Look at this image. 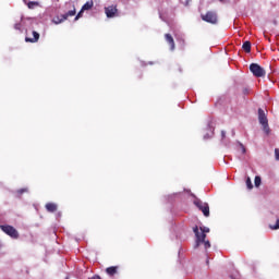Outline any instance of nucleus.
Here are the masks:
<instances>
[{
    "label": "nucleus",
    "instance_id": "obj_1",
    "mask_svg": "<svg viewBox=\"0 0 279 279\" xmlns=\"http://www.w3.org/2000/svg\"><path fill=\"white\" fill-rule=\"evenodd\" d=\"M193 232L196 236L195 247H198L199 245H202V243H204V239H206V234L210 232V229L208 227H201L199 232V228L196 226L193 228Z\"/></svg>",
    "mask_w": 279,
    "mask_h": 279
},
{
    "label": "nucleus",
    "instance_id": "obj_2",
    "mask_svg": "<svg viewBox=\"0 0 279 279\" xmlns=\"http://www.w3.org/2000/svg\"><path fill=\"white\" fill-rule=\"evenodd\" d=\"M201 19L205 23H210L211 25H217V23H219V17L215 11H207L206 14H201Z\"/></svg>",
    "mask_w": 279,
    "mask_h": 279
},
{
    "label": "nucleus",
    "instance_id": "obj_3",
    "mask_svg": "<svg viewBox=\"0 0 279 279\" xmlns=\"http://www.w3.org/2000/svg\"><path fill=\"white\" fill-rule=\"evenodd\" d=\"M0 229L2 230V232H4V234L11 236V239H19V231L14 227L10 225H1Z\"/></svg>",
    "mask_w": 279,
    "mask_h": 279
},
{
    "label": "nucleus",
    "instance_id": "obj_4",
    "mask_svg": "<svg viewBox=\"0 0 279 279\" xmlns=\"http://www.w3.org/2000/svg\"><path fill=\"white\" fill-rule=\"evenodd\" d=\"M250 71L255 77H265L266 72L258 63H252L250 65Z\"/></svg>",
    "mask_w": 279,
    "mask_h": 279
},
{
    "label": "nucleus",
    "instance_id": "obj_5",
    "mask_svg": "<svg viewBox=\"0 0 279 279\" xmlns=\"http://www.w3.org/2000/svg\"><path fill=\"white\" fill-rule=\"evenodd\" d=\"M194 204H195V206H196L198 209H201V210L203 211V215H204L205 217H210V207L208 206L207 203H204V202L199 201V198H196V199L194 201Z\"/></svg>",
    "mask_w": 279,
    "mask_h": 279
},
{
    "label": "nucleus",
    "instance_id": "obj_6",
    "mask_svg": "<svg viewBox=\"0 0 279 279\" xmlns=\"http://www.w3.org/2000/svg\"><path fill=\"white\" fill-rule=\"evenodd\" d=\"M77 13V11H75V9L69 11L65 14L61 15L60 17H57V20H54L53 22L56 23V25H60V23H64V21H66L69 19V16H75V14Z\"/></svg>",
    "mask_w": 279,
    "mask_h": 279
},
{
    "label": "nucleus",
    "instance_id": "obj_7",
    "mask_svg": "<svg viewBox=\"0 0 279 279\" xmlns=\"http://www.w3.org/2000/svg\"><path fill=\"white\" fill-rule=\"evenodd\" d=\"M258 121L260 125L269 123V120L267 119V113H265V110L262 108L258 109Z\"/></svg>",
    "mask_w": 279,
    "mask_h": 279
},
{
    "label": "nucleus",
    "instance_id": "obj_8",
    "mask_svg": "<svg viewBox=\"0 0 279 279\" xmlns=\"http://www.w3.org/2000/svg\"><path fill=\"white\" fill-rule=\"evenodd\" d=\"M117 12H118V10H117V7H114V5L105 8V14L107 15L108 19L114 17Z\"/></svg>",
    "mask_w": 279,
    "mask_h": 279
},
{
    "label": "nucleus",
    "instance_id": "obj_9",
    "mask_svg": "<svg viewBox=\"0 0 279 279\" xmlns=\"http://www.w3.org/2000/svg\"><path fill=\"white\" fill-rule=\"evenodd\" d=\"M32 36L33 37L26 36L25 43H38V40H40V34H38L36 31L32 32Z\"/></svg>",
    "mask_w": 279,
    "mask_h": 279
},
{
    "label": "nucleus",
    "instance_id": "obj_10",
    "mask_svg": "<svg viewBox=\"0 0 279 279\" xmlns=\"http://www.w3.org/2000/svg\"><path fill=\"white\" fill-rule=\"evenodd\" d=\"M165 38H166V43H168V45H170V50L174 51L175 50V40H173V36H171V34H166Z\"/></svg>",
    "mask_w": 279,
    "mask_h": 279
},
{
    "label": "nucleus",
    "instance_id": "obj_11",
    "mask_svg": "<svg viewBox=\"0 0 279 279\" xmlns=\"http://www.w3.org/2000/svg\"><path fill=\"white\" fill-rule=\"evenodd\" d=\"M23 3L27 5L28 10H35V8H40V2L38 1L23 0Z\"/></svg>",
    "mask_w": 279,
    "mask_h": 279
},
{
    "label": "nucleus",
    "instance_id": "obj_12",
    "mask_svg": "<svg viewBox=\"0 0 279 279\" xmlns=\"http://www.w3.org/2000/svg\"><path fill=\"white\" fill-rule=\"evenodd\" d=\"M118 271H119V266H111V267L106 268V274L108 276H116V274H118Z\"/></svg>",
    "mask_w": 279,
    "mask_h": 279
},
{
    "label": "nucleus",
    "instance_id": "obj_13",
    "mask_svg": "<svg viewBox=\"0 0 279 279\" xmlns=\"http://www.w3.org/2000/svg\"><path fill=\"white\" fill-rule=\"evenodd\" d=\"M46 210L48 213H56V210H58V205L54 203H48L46 204Z\"/></svg>",
    "mask_w": 279,
    "mask_h": 279
},
{
    "label": "nucleus",
    "instance_id": "obj_14",
    "mask_svg": "<svg viewBox=\"0 0 279 279\" xmlns=\"http://www.w3.org/2000/svg\"><path fill=\"white\" fill-rule=\"evenodd\" d=\"M24 193H29V189L24 187V189H20L15 192V197H17L19 199H21V197H23Z\"/></svg>",
    "mask_w": 279,
    "mask_h": 279
},
{
    "label": "nucleus",
    "instance_id": "obj_15",
    "mask_svg": "<svg viewBox=\"0 0 279 279\" xmlns=\"http://www.w3.org/2000/svg\"><path fill=\"white\" fill-rule=\"evenodd\" d=\"M242 49H243L246 53H250V52L252 51V43L245 41V43L242 45Z\"/></svg>",
    "mask_w": 279,
    "mask_h": 279
},
{
    "label": "nucleus",
    "instance_id": "obj_16",
    "mask_svg": "<svg viewBox=\"0 0 279 279\" xmlns=\"http://www.w3.org/2000/svg\"><path fill=\"white\" fill-rule=\"evenodd\" d=\"M94 5L93 0L87 1L83 7H82V12H86V10H92Z\"/></svg>",
    "mask_w": 279,
    "mask_h": 279
},
{
    "label": "nucleus",
    "instance_id": "obj_17",
    "mask_svg": "<svg viewBox=\"0 0 279 279\" xmlns=\"http://www.w3.org/2000/svg\"><path fill=\"white\" fill-rule=\"evenodd\" d=\"M262 126H263L265 134H267V136H269V134H271V129H269V122L266 124H262Z\"/></svg>",
    "mask_w": 279,
    "mask_h": 279
},
{
    "label": "nucleus",
    "instance_id": "obj_18",
    "mask_svg": "<svg viewBox=\"0 0 279 279\" xmlns=\"http://www.w3.org/2000/svg\"><path fill=\"white\" fill-rule=\"evenodd\" d=\"M246 186L250 191L254 189V185L252 184V179H250V177L246 179Z\"/></svg>",
    "mask_w": 279,
    "mask_h": 279
},
{
    "label": "nucleus",
    "instance_id": "obj_19",
    "mask_svg": "<svg viewBox=\"0 0 279 279\" xmlns=\"http://www.w3.org/2000/svg\"><path fill=\"white\" fill-rule=\"evenodd\" d=\"M201 243L204 244L205 250L210 248V241H206V239H204V242H201Z\"/></svg>",
    "mask_w": 279,
    "mask_h": 279
},
{
    "label": "nucleus",
    "instance_id": "obj_20",
    "mask_svg": "<svg viewBox=\"0 0 279 279\" xmlns=\"http://www.w3.org/2000/svg\"><path fill=\"white\" fill-rule=\"evenodd\" d=\"M83 14H84V11H82V9H81V11H80V12L77 13V15L74 17V21H80V19H82Z\"/></svg>",
    "mask_w": 279,
    "mask_h": 279
},
{
    "label": "nucleus",
    "instance_id": "obj_21",
    "mask_svg": "<svg viewBox=\"0 0 279 279\" xmlns=\"http://www.w3.org/2000/svg\"><path fill=\"white\" fill-rule=\"evenodd\" d=\"M255 186L256 187H258V186H260V182H262V179H260V177H255Z\"/></svg>",
    "mask_w": 279,
    "mask_h": 279
},
{
    "label": "nucleus",
    "instance_id": "obj_22",
    "mask_svg": "<svg viewBox=\"0 0 279 279\" xmlns=\"http://www.w3.org/2000/svg\"><path fill=\"white\" fill-rule=\"evenodd\" d=\"M270 230H279V219H277L275 226H271V225H270Z\"/></svg>",
    "mask_w": 279,
    "mask_h": 279
},
{
    "label": "nucleus",
    "instance_id": "obj_23",
    "mask_svg": "<svg viewBox=\"0 0 279 279\" xmlns=\"http://www.w3.org/2000/svg\"><path fill=\"white\" fill-rule=\"evenodd\" d=\"M275 158L276 160H279V148L275 149Z\"/></svg>",
    "mask_w": 279,
    "mask_h": 279
},
{
    "label": "nucleus",
    "instance_id": "obj_24",
    "mask_svg": "<svg viewBox=\"0 0 279 279\" xmlns=\"http://www.w3.org/2000/svg\"><path fill=\"white\" fill-rule=\"evenodd\" d=\"M21 27H22L21 23H16L14 25V29H17L19 32H21Z\"/></svg>",
    "mask_w": 279,
    "mask_h": 279
},
{
    "label": "nucleus",
    "instance_id": "obj_25",
    "mask_svg": "<svg viewBox=\"0 0 279 279\" xmlns=\"http://www.w3.org/2000/svg\"><path fill=\"white\" fill-rule=\"evenodd\" d=\"M221 138L223 141V138H226V131H221Z\"/></svg>",
    "mask_w": 279,
    "mask_h": 279
},
{
    "label": "nucleus",
    "instance_id": "obj_26",
    "mask_svg": "<svg viewBox=\"0 0 279 279\" xmlns=\"http://www.w3.org/2000/svg\"><path fill=\"white\" fill-rule=\"evenodd\" d=\"M92 279H101V277L99 275H95Z\"/></svg>",
    "mask_w": 279,
    "mask_h": 279
},
{
    "label": "nucleus",
    "instance_id": "obj_27",
    "mask_svg": "<svg viewBox=\"0 0 279 279\" xmlns=\"http://www.w3.org/2000/svg\"><path fill=\"white\" fill-rule=\"evenodd\" d=\"M241 148H242V154H245V146H243V144H241Z\"/></svg>",
    "mask_w": 279,
    "mask_h": 279
}]
</instances>
